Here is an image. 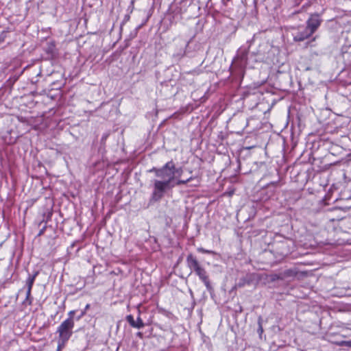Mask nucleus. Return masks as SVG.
Returning a JSON list of instances; mask_svg holds the SVG:
<instances>
[{"mask_svg": "<svg viewBox=\"0 0 351 351\" xmlns=\"http://www.w3.org/2000/svg\"><path fill=\"white\" fill-rule=\"evenodd\" d=\"M74 314H75V311H70L69 312V315H70L69 318H73V316Z\"/></svg>", "mask_w": 351, "mask_h": 351, "instance_id": "obj_17", "label": "nucleus"}, {"mask_svg": "<svg viewBox=\"0 0 351 351\" xmlns=\"http://www.w3.org/2000/svg\"><path fill=\"white\" fill-rule=\"evenodd\" d=\"M197 251L199 252L204 253V254H215V252L213 251L205 250L202 247L197 248Z\"/></svg>", "mask_w": 351, "mask_h": 351, "instance_id": "obj_12", "label": "nucleus"}, {"mask_svg": "<svg viewBox=\"0 0 351 351\" xmlns=\"http://www.w3.org/2000/svg\"><path fill=\"white\" fill-rule=\"evenodd\" d=\"M311 35L305 29L304 32L298 33L294 37V40L295 41H302L308 38H309Z\"/></svg>", "mask_w": 351, "mask_h": 351, "instance_id": "obj_9", "label": "nucleus"}, {"mask_svg": "<svg viewBox=\"0 0 351 351\" xmlns=\"http://www.w3.org/2000/svg\"><path fill=\"white\" fill-rule=\"evenodd\" d=\"M74 327V321L73 318H68L64 320L58 328L57 332L59 334V338L64 340H69L73 334Z\"/></svg>", "mask_w": 351, "mask_h": 351, "instance_id": "obj_2", "label": "nucleus"}, {"mask_svg": "<svg viewBox=\"0 0 351 351\" xmlns=\"http://www.w3.org/2000/svg\"><path fill=\"white\" fill-rule=\"evenodd\" d=\"M5 38V34L4 33H3L0 35V44L4 41Z\"/></svg>", "mask_w": 351, "mask_h": 351, "instance_id": "obj_14", "label": "nucleus"}, {"mask_svg": "<svg viewBox=\"0 0 351 351\" xmlns=\"http://www.w3.org/2000/svg\"><path fill=\"white\" fill-rule=\"evenodd\" d=\"M186 263L188 267L193 270L197 274L200 271L203 267H201L197 258L193 256V254H190L186 257Z\"/></svg>", "mask_w": 351, "mask_h": 351, "instance_id": "obj_4", "label": "nucleus"}, {"mask_svg": "<svg viewBox=\"0 0 351 351\" xmlns=\"http://www.w3.org/2000/svg\"><path fill=\"white\" fill-rule=\"evenodd\" d=\"M89 307V304H87L86 308H88Z\"/></svg>", "mask_w": 351, "mask_h": 351, "instance_id": "obj_22", "label": "nucleus"}, {"mask_svg": "<svg viewBox=\"0 0 351 351\" xmlns=\"http://www.w3.org/2000/svg\"><path fill=\"white\" fill-rule=\"evenodd\" d=\"M280 278V276H278V275H274V277L272 278V280H275V279H279Z\"/></svg>", "mask_w": 351, "mask_h": 351, "instance_id": "obj_20", "label": "nucleus"}, {"mask_svg": "<svg viewBox=\"0 0 351 351\" xmlns=\"http://www.w3.org/2000/svg\"><path fill=\"white\" fill-rule=\"evenodd\" d=\"M67 341L68 340H64L63 339L59 338L57 351H61V350L64 347Z\"/></svg>", "mask_w": 351, "mask_h": 351, "instance_id": "obj_10", "label": "nucleus"}, {"mask_svg": "<svg viewBox=\"0 0 351 351\" xmlns=\"http://www.w3.org/2000/svg\"><path fill=\"white\" fill-rule=\"evenodd\" d=\"M246 57H247V53L246 52L242 53V54L241 56V60H245Z\"/></svg>", "mask_w": 351, "mask_h": 351, "instance_id": "obj_15", "label": "nucleus"}, {"mask_svg": "<svg viewBox=\"0 0 351 351\" xmlns=\"http://www.w3.org/2000/svg\"><path fill=\"white\" fill-rule=\"evenodd\" d=\"M186 263L188 267L193 270L197 274L200 271L203 267H201L197 258L193 256V254H190L186 257Z\"/></svg>", "mask_w": 351, "mask_h": 351, "instance_id": "obj_5", "label": "nucleus"}, {"mask_svg": "<svg viewBox=\"0 0 351 351\" xmlns=\"http://www.w3.org/2000/svg\"><path fill=\"white\" fill-rule=\"evenodd\" d=\"M126 320L134 328L139 329L144 327V323L142 319H139V324L137 325L136 324V321L134 319V317L132 315H128L126 317Z\"/></svg>", "mask_w": 351, "mask_h": 351, "instance_id": "obj_8", "label": "nucleus"}, {"mask_svg": "<svg viewBox=\"0 0 351 351\" xmlns=\"http://www.w3.org/2000/svg\"><path fill=\"white\" fill-rule=\"evenodd\" d=\"M286 275L287 276H292V275H293V271L291 270H287L286 271Z\"/></svg>", "mask_w": 351, "mask_h": 351, "instance_id": "obj_16", "label": "nucleus"}, {"mask_svg": "<svg viewBox=\"0 0 351 351\" xmlns=\"http://www.w3.org/2000/svg\"><path fill=\"white\" fill-rule=\"evenodd\" d=\"M337 345L340 346H348L351 347V340L350 341H341L337 343Z\"/></svg>", "mask_w": 351, "mask_h": 351, "instance_id": "obj_11", "label": "nucleus"}, {"mask_svg": "<svg viewBox=\"0 0 351 351\" xmlns=\"http://www.w3.org/2000/svg\"><path fill=\"white\" fill-rule=\"evenodd\" d=\"M258 331L260 332V333H262L263 330V328H262V326L260 324L259 325V329H258Z\"/></svg>", "mask_w": 351, "mask_h": 351, "instance_id": "obj_19", "label": "nucleus"}, {"mask_svg": "<svg viewBox=\"0 0 351 351\" xmlns=\"http://www.w3.org/2000/svg\"><path fill=\"white\" fill-rule=\"evenodd\" d=\"M139 319H141L140 317H138L136 321V324H139Z\"/></svg>", "mask_w": 351, "mask_h": 351, "instance_id": "obj_21", "label": "nucleus"}, {"mask_svg": "<svg viewBox=\"0 0 351 351\" xmlns=\"http://www.w3.org/2000/svg\"><path fill=\"white\" fill-rule=\"evenodd\" d=\"M321 23L322 19L319 14H311L306 21V27L305 29L309 33V34L313 35L320 26Z\"/></svg>", "mask_w": 351, "mask_h": 351, "instance_id": "obj_3", "label": "nucleus"}, {"mask_svg": "<svg viewBox=\"0 0 351 351\" xmlns=\"http://www.w3.org/2000/svg\"><path fill=\"white\" fill-rule=\"evenodd\" d=\"M191 179H192V178H188L186 180H179L177 181L176 185L185 184L188 182H189Z\"/></svg>", "mask_w": 351, "mask_h": 351, "instance_id": "obj_13", "label": "nucleus"}, {"mask_svg": "<svg viewBox=\"0 0 351 351\" xmlns=\"http://www.w3.org/2000/svg\"><path fill=\"white\" fill-rule=\"evenodd\" d=\"M182 171L181 168L176 169L174 162L171 160L167 162L161 168L154 167L150 172H154L156 177L160 180H155L154 182V191L153 197L158 199L162 197L166 189L173 187L171 184L176 173L180 174Z\"/></svg>", "mask_w": 351, "mask_h": 351, "instance_id": "obj_1", "label": "nucleus"}, {"mask_svg": "<svg viewBox=\"0 0 351 351\" xmlns=\"http://www.w3.org/2000/svg\"><path fill=\"white\" fill-rule=\"evenodd\" d=\"M244 284H245V280H243V282H239L238 286L241 287H243L244 285Z\"/></svg>", "mask_w": 351, "mask_h": 351, "instance_id": "obj_18", "label": "nucleus"}, {"mask_svg": "<svg viewBox=\"0 0 351 351\" xmlns=\"http://www.w3.org/2000/svg\"><path fill=\"white\" fill-rule=\"evenodd\" d=\"M197 275L203 281L207 289H210V285L206 270L203 268L200 271H199V273L197 274Z\"/></svg>", "mask_w": 351, "mask_h": 351, "instance_id": "obj_7", "label": "nucleus"}, {"mask_svg": "<svg viewBox=\"0 0 351 351\" xmlns=\"http://www.w3.org/2000/svg\"><path fill=\"white\" fill-rule=\"evenodd\" d=\"M36 275H37V273H36L33 276H29L28 278L27 279L26 285L27 287V293H26V300H29V298L31 294V290H32V286H33V284H34V282Z\"/></svg>", "mask_w": 351, "mask_h": 351, "instance_id": "obj_6", "label": "nucleus"}]
</instances>
